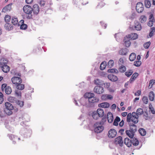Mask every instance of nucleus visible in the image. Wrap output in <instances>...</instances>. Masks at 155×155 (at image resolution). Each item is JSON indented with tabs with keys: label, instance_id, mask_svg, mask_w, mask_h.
Masks as SVG:
<instances>
[{
	"label": "nucleus",
	"instance_id": "1",
	"mask_svg": "<svg viewBox=\"0 0 155 155\" xmlns=\"http://www.w3.org/2000/svg\"><path fill=\"white\" fill-rule=\"evenodd\" d=\"M139 116L135 112H133L131 114L129 113L128 114L127 117V121L128 123L131 121L134 124H137L138 122Z\"/></svg>",
	"mask_w": 155,
	"mask_h": 155
},
{
	"label": "nucleus",
	"instance_id": "2",
	"mask_svg": "<svg viewBox=\"0 0 155 155\" xmlns=\"http://www.w3.org/2000/svg\"><path fill=\"white\" fill-rule=\"evenodd\" d=\"M5 107L4 109L5 113L8 115H10L12 114V110L14 109V107L13 105L8 102H5Z\"/></svg>",
	"mask_w": 155,
	"mask_h": 155
},
{
	"label": "nucleus",
	"instance_id": "3",
	"mask_svg": "<svg viewBox=\"0 0 155 155\" xmlns=\"http://www.w3.org/2000/svg\"><path fill=\"white\" fill-rule=\"evenodd\" d=\"M23 10L24 12L28 15L27 16L28 18L30 19L32 18V15L31 13L32 12V9L30 5H25L23 8Z\"/></svg>",
	"mask_w": 155,
	"mask_h": 155
},
{
	"label": "nucleus",
	"instance_id": "4",
	"mask_svg": "<svg viewBox=\"0 0 155 155\" xmlns=\"http://www.w3.org/2000/svg\"><path fill=\"white\" fill-rule=\"evenodd\" d=\"M2 90L3 92H5L6 94H10L12 92V88L10 86H7L6 84H3L2 85Z\"/></svg>",
	"mask_w": 155,
	"mask_h": 155
},
{
	"label": "nucleus",
	"instance_id": "5",
	"mask_svg": "<svg viewBox=\"0 0 155 155\" xmlns=\"http://www.w3.org/2000/svg\"><path fill=\"white\" fill-rule=\"evenodd\" d=\"M130 28L131 30L140 31L141 29V26L139 22L135 21L134 25L130 26Z\"/></svg>",
	"mask_w": 155,
	"mask_h": 155
},
{
	"label": "nucleus",
	"instance_id": "6",
	"mask_svg": "<svg viewBox=\"0 0 155 155\" xmlns=\"http://www.w3.org/2000/svg\"><path fill=\"white\" fill-rule=\"evenodd\" d=\"M94 131L97 133L101 132L104 129V127L103 126L100 125L98 124L95 123L94 124Z\"/></svg>",
	"mask_w": 155,
	"mask_h": 155
},
{
	"label": "nucleus",
	"instance_id": "7",
	"mask_svg": "<svg viewBox=\"0 0 155 155\" xmlns=\"http://www.w3.org/2000/svg\"><path fill=\"white\" fill-rule=\"evenodd\" d=\"M136 10L138 13H142L144 10L143 4L141 2H138L136 5Z\"/></svg>",
	"mask_w": 155,
	"mask_h": 155
},
{
	"label": "nucleus",
	"instance_id": "8",
	"mask_svg": "<svg viewBox=\"0 0 155 155\" xmlns=\"http://www.w3.org/2000/svg\"><path fill=\"white\" fill-rule=\"evenodd\" d=\"M12 83L15 84L16 86L18 84H21L22 82L21 79L20 77H14L11 79Z\"/></svg>",
	"mask_w": 155,
	"mask_h": 155
},
{
	"label": "nucleus",
	"instance_id": "9",
	"mask_svg": "<svg viewBox=\"0 0 155 155\" xmlns=\"http://www.w3.org/2000/svg\"><path fill=\"white\" fill-rule=\"evenodd\" d=\"M94 91L98 94H100L104 92V88L102 87L97 86L94 88Z\"/></svg>",
	"mask_w": 155,
	"mask_h": 155
},
{
	"label": "nucleus",
	"instance_id": "10",
	"mask_svg": "<svg viewBox=\"0 0 155 155\" xmlns=\"http://www.w3.org/2000/svg\"><path fill=\"white\" fill-rule=\"evenodd\" d=\"M116 134V130L114 129H111L109 131L108 135L109 138H113L114 137Z\"/></svg>",
	"mask_w": 155,
	"mask_h": 155
},
{
	"label": "nucleus",
	"instance_id": "11",
	"mask_svg": "<svg viewBox=\"0 0 155 155\" xmlns=\"http://www.w3.org/2000/svg\"><path fill=\"white\" fill-rule=\"evenodd\" d=\"M114 143L116 144H118L120 146H122L123 142L122 140V137L121 136H119L116 138L114 141Z\"/></svg>",
	"mask_w": 155,
	"mask_h": 155
},
{
	"label": "nucleus",
	"instance_id": "12",
	"mask_svg": "<svg viewBox=\"0 0 155 155\" xmlns=\"http://www.w3.org/2000/svg\"><path fill=\"white\" fill-rule=\"evenodd\" d=\"M32 9L33 13L35 15L38 14L40 11L39 6L38 5L36 4H34L33 5Z\"/></svg>",
	"mask_w": 155,
	"mask_h": 155
},
{
	"label": "nucleus",
	"instance_id": "13",
	"mask_svg": "<svg viewBox=\"0 0 155 155\" xmlns=\"http://www.w3.org/2000/svg\"><path fill=\"white\" fill-rule=\"evenodd\" d=\"M12 4L11 3L6 5L3 8L2 12L5 13L10 12L12 9Z\"/></svg>",
	"mask_w": 155,
	"mask_h": 155
},
{
	"label": "nucleus",
	"instance_id": "14",
	"mask_svg": "<svg viewBox=\"0 0 155 155\" xmlns=\"http://www.w3.org/2000/svg\"><path fill=\"white\" fill-rule=\"evenodd\" d=\"M127 37L128 38V39L133 40H134L137 38L138 35L136 33H132L128 35H127Z\"/></svg>",
	"mask_w": 155,
	"mask_h": 155
},
{
	"label": "nucleus",
	"instance_id": "15",
	"mask_svg": "<svg viewBox=\"0 0 155 155\" xmlns=\"http://www.w3.org/2000/svg\"><path fill=\"white\" fill-rule=\"evenodd\" d=\"M2 70L5 73L8 72L10 70V67L7 64L0 65Z\"/></svg>",
	"mask_w": 155,
	"mask_h": 155
},
{
	"label": "nucleus",
	"instance_id": "16",
	"mask_svg": "<svg viewBox=\"0 0 155 155\" xmlns=\"http://www.w3.org/2000/svg\"><path fill=\"white\" fill-rule=\"evenodd\" d=\"M139 75V74L138 73L136 72L134 73L130 79V83H133Z\"/></svg>",
	"mask_w": 155,
	"mask_h": 155
},
{
	"label": "nucleus",
	"instance_id": "17",
	"mask_svg": "<svg viewBox=\"0 0 155 155\" xmlns=\"http://www.w3.org/2000/svg\"><path fill=\"white\" fill-rule=\"evenodd\" d=\"M88 101L89 103H94L98 102L99 101V99L98 98L93 96L89 99H88Z\"/></svg>",
	"mask_w": 155,
	"mask_h": 155
},
{
	"label": "nucleus",
	"instance_id": "18",
	"mask_svg": "<svg viewBox=\"0 0 155 155\" xmlns=\"http://www.w3.org/2000/svg\"><path fill=\"white\" fill-rule=\"evenodd\" d=\"M108 78L112 81H116L118 80L117 77L113 74H110L108 76Z\"/></svg>",
	"mask_w": 155,
	"mask_h": 155
},
{
	"label": "nucleus",
	"instance_id": "19",
	"mask_svg": "<svg viewBox=\"0 0 155 155\" xmlns=\"http://www.w3.org/2000/svg\"><path fill=\"white\" fill-rule=\"evenodd\" d=\"M128 39V38L127 37V36L125 37H124V43L126 47H129L131 44V42L130 41V39Z\"/></svg>",
	"mask_w": 155,
	"mask_h": 155
},
{
	"label": "nucleus",
	"instance_id": "20",
	"mask_svg": "<svg viewBox=\"0 0 155 155\" xmlns=\"http://www.w3.org/2000/svg\"><path fill=\"white\" fill-rule=\"evenodd\" d=\"M24 20H21L19 22V23L20 24V25L21 24L20 27V28L21 29L25 30L27 28V25L26 24H24Z\"/></svg>",
	"mask_w": 155,
	"mask_h": 155
},
{
	"label": "nucleus",
	"instance_id": "21",
	"mask_svg": "<svg viewBox=\"0 0 155 155\" xmlns=\"http://www.w3.org/2000/svg\"><path fill=\"white\" fill-rule=\"evenodd\" d=\"M124 143L128 147H130L131 146V140H130L128 138H125L124 140Z\"/></svg>",
	"mask_w": 155,
	"mask_h": 155
},
{
	"label": "nucleus",
	"instance_id": "22",
	"mask_svg": "<svg viewBox=\"0 0 155 155\" xmlns=\"http://www.w3.org/2000/svg\"><path fill=\"white\" fill-rule=\"evenodd\" d=\"M107 120L109 123H111L113 120V116L112 114L110 112L107 114Z\"/></svg>",
	"mask_w": 155,
	"mask_h": 155
},
{
	"label": "nucleus",
	"instance_id": "23",
	"mask_svg": "<svg viewBox=\"0 0 155 155\" xmlns=\"http://www.w3.org/2000/svg\"><path fill=\"white\" fill-rule=\"evenodd\" d=\"M128 52V50L126 48H123L120 49L119 51V54L121 55H126Z\"/></svg>",
	"mask_w": 155,
	"mask_h": 155
},
{
	"label": "nucleus",
	"instance_id": "24",
	"mask_svg": "<svg viewBox=\"0 0 155 155\" xmlns=\"http://www.w3.org/2000/svg\"><path fill=\"white\" fill-rule=\"evenodd\" d=\"M98 106L100 107L107 108L109 106V104L107 102H103L99 104Z\"/></svg>",
	"mask_w": 155,
	"mask_h": 155
},
{
	"label": "nucleus",
	"instance_id": "25",
	"mask_svg": "<svg viewBox=\"0 0 155 155\" xmlns=\"http://www.w3.org/2000/svg\"><path fill=\"white\" fill-rule=\"evenodd\" d=\"M4 27L5 29L8 31L11 30L13 28L12 25L8 23L5 24V25Z\"/></svg>",
	"mask_w": 155,
	"mask_h": 155
},
{
	"label": "nucleus",
	"instance_id": "26",
	"mask_svg": "<svg viewBox=\"0 0 155 155\" xmlns=\"http://www.w3.org/2000/svg\"><path fill=\"white\" fill-rule=\"evenodd\" d=\"M126 133L127 135L130 138H132L134 136V133L130 130H127Z\"/></svg>",
	"mask_w": 155,
	"mask_h": 155
},
{
	"label": "nucleus",
	"instance_id": "27",
	"mask_svg": "<svg viewBox=\"0 0 155 155\" xmlns=\"http://www.w3.org/2000/svg\"><path fill=\"white\" fill-rule=\"evenodd\" d=\"M8 61L6 59L2 58L0 61V65L7 64Z\"/></svg>",
	"mask_w": 155,
	"mask_h": 155
},
{
	"label": "nucleus",
	"instance_id": "28",
	"mask_svg": "<svg viewBox=\"0 0 155 155\" xmlns=\"http://www.w3.org/2000/svg\"><path fill=\"white\" fill-rule=\"evenodd\" d=\"M97 114L100 117H102L104 115V112L103 109L99 108L96 110Z\"/></svg>",
	"mask_w": 155,
	"mask_h": 155
},
{
	"label": "nucleus",
	"instance_id": "29",
	"mask_svg": "<svg viewBox=\"0 0 155 155\" xmlns=\"http://www.w3.org/2000/svg\"><path fill=\"white\" fill-rule=\"evenodd\" d=\"M136 57V54L134 53H132L129 56V59L130 61H133L135 59Z\"/></svg>",
	"mask_w": 155,
	"mask_h": 155
},
{
	"label": "nucleus",
	"instance_id": "30",
	"mask_svg": "<svg viewBox=\"0 0 155 155\" xmlns=\"http://www.w3.org/2000/svg\"><path fill=\"white\" fill-rule=\"evenodd\" d=\"M12 23L14 25H18V26L20 25L19 23H18V21L17 18L13 17L12 20Z\"/></svg>",
	"mask_w": 155,
	"mask_h": 155
},
{
	"label": "nucleus",
	"instance_id": "31",
	"mask_svg": "<svg viewBox=\"0 0 155 155\" xmlns=\"http://www.w3.org/2000/svg\"><path fill=\"white\" fill-rule=\"evenodd\" d=\"M92 116L93 118L95 120H97L99 117H100L96 111H94L92 112Z\"/></svg>",
	"mask_w": 155,
	"mask_h": 155
},
{
	"label": "nucleus",
	"instance_id": "32",
	"mask_svg": "<svg viewBox=\"0 0 155 155\" xmlns=\"http://www.w3.org/2000/svg\"><path fill=\"white\" fill-rule=\"evenodd\" d=\"M149 98L150 100L153 101L154 99V94L153 91H151L149 94Z\"/></svg>",
	"mask_w": 155,
	"mask_h": 155
},
{
	"label": "nucleus",
	"instance_id": "33",
	"mask_svg": "<svg viewBox=\"0 0 155 155\" xmlns=\"http://www.w3.org/2000/svg\"><path fill=\"white\" fill-rule=\"evenodd\" d=\"M94 96L95 95L94 93H87L85 94L84 95L85 97L88 98V99H89Z\"/></svg>",
	"mask_w": 155,
	"mask_h": 155
},
{
	"label": "nucleus",
	"instance_id": "34",
	"mask_svg": "<svg viewBox=\"0 0 155 155\" xmlns=\"http://www.w3.org/2000/svg\"><path fill=\"white\" fill-rule=\"evenodd\" d=\"M133 73V71L132 69L127 70L125 73V75L128 77H130Z\"/></svg>",
	"mask_w": 155,
	"mask_h": 155
},
{
	"label": "nucleus",
	"instance_id": "35",
	"mask_svg": "<svg viewBox=\"0 0 155 155\" xmlns=\"http://www.w3.org/2000/svg\"><path fill=\"white\" fill-rule=\"evenodd\" d=\"M132 143L133 145L135 146H137L139 143L138 140L136 138H133L131 140Z\"/></svg>",
	"mask_w": 155,
	"mask_h": 155
},
{
	"label": "nucleus",
	"instance_id": "36",
	"mask_svg": "<svg viewBox=\"0 0 155 155\" xmlns=\"http://www.w3.org/2000/svg\"><path fill=\"white\" fill-rule=\"evenodd\" d=\"M8 101L12 103H15L17 100L15 97L10 96L8 98Z\"/></svg>",
	"mask_w": 155,
	"mask_h": 155
},
{
	"label": "nucleus",
	"instance_id": "37",
	"mask_svg": "<svg viewBox=\"0 0 155 155\" xmlns=\"http://www.w3.org/2000/svg\"><path fill=\"white\" fill-rule=\"evenodd\" d=\"M130 130L135 133L137 131V127L135 125L133 124L130 125Z\"/></svg>",
	"mask_w": 155,
	"mask_h": 155
},
{
	"label": "nucleus",
	"instance_id": "38",
	"mask_svg": "<svg viewBox=\"0 0 155 155\" xmlns=\"http://www.w3.org/2000/svg\"><path fill=\"white\" fill-rule=\"evenodd\" d=\"M140 134L143 136H145L146 134V132L145 129L143 128H140L139 130Z\"/></svg>",
	"mask_w": 155,
	"mask_h": 155
},
{
	"label": "nucleus",
	"instance_id": "39",
	"mask_svg": "<svg viewBox=\"0 0 155 155\" xmlns=\"http://www.w3.org/2000/svg\"><path fill=\"white\" fill-rule=\"evenodd\" d=\"M16 88L20 90H23L25 88V86L23 84H20L16 85Z\"/></svg>",
	"mask_w": 155,
	"mask_h": 155
},
{
	"label": "nucleus",
	"instance_id": "40",
	"mask_svg": "<svg viewBox=\"0 0 155 155\" xmlns=\"http://www.w3.org/2000/svg\"><path fill=\"white\" fill-rule=\"evenodd\" d=\"M119 70L120 72L121 73H124L126 71V68L124 66L121 65L119 67Z\"/></svg>",
	"mask_w": 155,
	"mask_h": 155
},
{
	"label": "nucleus",
	"instance_id": "41",
	"mask_svg": "<svg viewBox=\"0 0 155 155\" xmlns=\"http://www.w3.org/2000/svg\"><path fill=\"white\" fill-rule=\"evenodd\" d=\"M145 6L147 8H149L151 6L150 2L148 0H145L144 2Z\"/></svg>",
	"mask_w": 155,
	"mask_h": 155
},
{
	"label": "nucleus",
	"instance_id": "42",
	"mask_svg": "<svg viewBox=\"0 0 155 155\" xmlns=\"http://www.w3.org/2000/svg\"><path fill=\"white\" fill-rule=\"evenodd\" d=\"M107 66V64L106 62H102L100 66V69L101 70H104L105 68Z\"/></svg>",
	"mask_w": 155,
	"mask_h": 155
},
{
	"label": "nucleus",
	"instance_id": "43",
	"mask_svg": "<svg viewBox=\"0 0 155 155\" xmlns=\"http://www.w3.org/2000/svg\"><path fill=\"white\" fill-rule=\"evenodd\" d=\"M107 71L109 73H115L116 74L118 73V70L117 69L115 68L109 69Z\"/></svg>",
	"mask_w": 155,
	"mask_h": 155
},
{
	"label": "nucleus",
	"instance_id": "44",
	"mask_svg": "<svg viewBox=\"0 0 155 155\" xmlns=\"http://www.w3.org/2000/svg\"><path fill=\"white\" fill-rule=\"evenodd\" d=\"M136 114L137 115H140L142 114L143 113V110L142 108H138L137 110Z\"/></svg>",
	"mask_w": 155,
	"mask_h": 155
},
{
	"label": "nucleus",
	"instance_id": "45",
	"mask_svg": "<svg viewBox=\"0 0 155 155\" xmlns=\"http://www.w3.org/2000/svg\"><path fill=\"white\" fill-rule=\"evenodd\" d=\"M139 20L141 23L145 22L147 20L146 17L145 15H142L140 16Z\"/></svg>",
	"mask_w": 155,
	"mask_h": 155
},
{
	"label": "nucleus",
	"instance_id": "46",
	"mask_svg": "<svg viewBox=\"0 0 155 155\" xmlns=\"http://www.w3.org/2000/svg\"><path fill=\"white\" fill-rule=\"evenodd\" d=\"M15 103L17 105H19L21 107H23L24 105L23 101L17 100Z\"/></svg>",
	"mask_w": 155,
	"mask_h": 155
},
{
	"label": "nucleus",
	"instance_id": "47",
	"mask_svg": "<svg viewBox=\"0 0 155 155\" xmlns=\"http://www.w3.org/2000/svg\"><path fill=\"white\" fill-rule=\"evenodd\" d=\"M106 121V120L105 118H102L100 122H98L95 123L97 124H98L99 125L103 126L105 122Z\"/></svg>",
	"mask_w": 155,
	"mask_h": 155
},
{
	"label": "nucleus",
	"instance_id": "48",
	"mask_svg": "<svg viewBox=\"0 0 155 155\" xmlns=\"http://www.w3.org/2000/svg\"><path fill=\"white\" fill-rule=\"evenodd\" d=\"M155 83V80L152 79L149 81V84L148 86L149 88H151L152 87L153 85Z\"/></svg>",
	"mask_w": 155,
	"mask_h": 155
},
{
	"label": "nucleus",
	"instance_id": "49",
	"mask_svg": "<svg viewBox=\"0 0 155 155\" xmlns=\"http://www.w3.org/2000/svg\"><path fill=\"white\" fill-rule=\"evenodd\" d=\"M114 65V61L112 60H110L107 63V66L109 68H111Z\"/></svg>",
	"mask_w": 155,
	"mask_h": 155
},
{
	"label": "nucleus",
	"instance_id": "50",
	"mask_svg": "<svg viewBox=\"0 0 155 155\" xmlns=\"http://www.w3.org/2000/svg\"><path fill=\"white\" fill-rule=\"evenodd\" d=\"M141 64V62L140 61H135L134 63V65L136 67H139Z\"/></svg>",
	"mask_w": 155,
	"mask_h": 155
},
{
	"label": "nucleus",
	"instance_id": "51",
	"mask_svg": "<svg viewBox=\"0 0 155 155\" xmlns=\"http://www.w3.org/2000/svg\"><path fill=\"white\" fill-rule=\"evenodd\" d=\"M11 19V17L8 15H6L5 17V21L8 23V22L10 21Z\"/></svg>",
	"mask_w": 155,
	"mask_h": 155
},
{
	"label": "nucleus",
	"instance_id": "52",
	"mask_svg": "<svg viewBox=\"0 0 155 155\" xmlns=\"http://www.w3.org/2000/svg\"><path fill=\"white\" fill-rule=\"evenodd\" d=\"M94 83L96 85H101V83L100 80L98 79H96L94 80Z\"/></svg>",
	"mask_w": 155,
	"mask_h": 155
},
{
	"label": "nucleus",
	"instance_id": "53",
	"mask_svg": "<svg viewBox=\"0 0 155 155\" xmlns=\"http://www.w3.org/2000/svg\"><path fill=\"white\" fill-rule=\"evenodd\" d=\"M149 109H150V110L152 114H155V111L152 105L151 104L149 105Z\"/></svg>",
	"mask_w": 155,
	"mask_h": 155
},
{
	"label": "nucleus",
	"instance_id": "54",
	"mask_svg": "<svg viewBox=\"0 0 155 155\" xmlns=\"http://www.w3.org/2000/svg\"><path fill=\"white\" fill-rule=\"evenodd\" d=\"M150 44V41L146 42L143 44V46L145 49H147L149 47Z\"/></svg>",
	"mask_w": 155,
	"mask_h": 155
},
{
	"label": "nucleus",
	"instance_id": "55",
	"mask_svg": "<svg viewBox=\"0 0 155 155\" xmlns=\"http://www.w3.org/2000/svg\"><path fill=\"white\" fill-rule=\"evenodd\" d=\"M4 95L2 93L0 92V104H2L4 101Z\"/></svg>",
	"mask_w": 155,
	"mask_h": 155
},
{
	"label": "nucleus",
	"instance_id": "56",
	"mask_svg": "<svg viewBox=\"0 0 155 155\" xmlns=\"http://www.w3.org/2000/svg\"><path fill=\"white\" fill-rule=\"evenodd\" d=\"M143 102L145 104H147L148 103V99L147 97L146 96H144L142 99Z\"/></svg>",
	"mask_w": 155,
	"mask_h": 155
},
{
	"label": "nucleus",
	"instance_id": "57",
	"mask_svg": "<svg viewBox=\"0 0 155 155\" xmlns=\"http://www.w3.org/2000/svg\"><path fill=\"white\" fill-rule=\"evenodd\" d=\"M149 21H155L153 15L152 14H150L149 16Z\"/></svg>",
	"mask_w": 155,
	"mask_h": 155
},
{
	"label": "nucleus",
	"instance_id": "58",
	"mask_svg": "<svg viewBox=\"0 0 155 155\" xmlns=\"http://www.w3.org/2000/svg\"><path fill=\"white\" fill-rule=\"evenodd\" d=\"M118 63L119 65H122L124 63V59L122 58H120L119 60Z\"/></svg>",
	"mask_w": 155,
	"mask_h": 155
},
{
	"label": "nucleus",
	"instance_id": "59",
	"mask_svg": "<svg viewBox=\"0 0 155 155\" xmlns=\"http://www.w3.org/2000/svg\"><path fill=\"white\" fill-rule=\"evenodd\" d=\"M141 92V91L140 90L137 91V92L134 94V95L135 96H139L140 95Z\"/></svg>",
	"mask_w": 155,
	"mask_h": 155
},
{
	"label": "nucleus",
	"instance_id": "60",
	"mask_svg": "<svg viewBox=\"0 0 155 155\" xmlns=\"http://www.w3.org/2000/svg\"><path fill=\"white\" fill-rule=\"evenodd\" d=\"M45 2L43 0H41L40 2V5L41 6H44L45 5Z\"/></svg>",
	"mask_w": 155,
	"mask_h": 155
},
{
	"label": "nucleus",
	"instance_id": "61",
	"mask_svg": "<svg viewBox=\"0 0 155 155\" xmlns=\"http://www.w3.org/2000/svg\"><path fill=\"white\" fill-rule=\"evenodd\" d=\"M154 22L152 21H149L148 23V25L150 27H152L153 24Z\"/></svg>",
	"mask_w": 155,
	"mask_h": 155
},
{
	"label": "nucleus",
	"instance_id": "62",
	"mask_svg": "<svg viewBox=\"0 0 155 155\" xmlns=\"http://www.w3.org/2000/svg\"><path fill=\"white\" fill-rule=\"evenodd\" d=\"M101 99L103 100H106L107 99V95L104 94L101 97Z\"/></svg>",
	"mask_w": 155,
	"mask_h": 155
},
{
	"label": "nucleus",
	"instance_id": "63",
	"mask_svg": "<svg viewBox=\"0 0 155 155\" xmlns=\"http://www.w3.org/2000/svg\"><path fill=\"white\" fill-rule=\"evenodd\" d=\"M105 5V4L103 2H101L100 3H99L98 5V7L99 8L102 7L104 6Z\"/></svg>",
	"mask_w": 155,
	"mask_h": 155
},
{
	"label": "nucleus",
	"instance_id": "64",
	"mask_svg": "<svg viewBox=\"0 0 155 155\" xmlns=\"http://www.w3.org/2000/svg\"><path fill=\"white\" fill-rule=\"evenodd\" d=\"M33 0H25L26 2L28 4H31L32 3Z\"/></svg>",
	"mask_w": 155,
	"mask_h": 155
}]
</instances>
